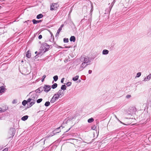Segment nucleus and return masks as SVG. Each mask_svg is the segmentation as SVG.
<instances>
[{"label":"nucleus","instance_id":"15","mask_svg":"<svg viewBox=\"0 0 151 151\" xmlns=\"http://www.w3.org/2000/svg\"><path fill=\"white\" fill-rule=\"evenodd\" d=\"M4 88H5L3 86L0 87V93L4 92Z\"/></svg>","mask_w":151,"mask_h":151},{"label":"nucleus","instance_id":"34","mask_svg":"<svg viewBox=\"0 0 151 151\" xmlns=\"http://www.w3.org/2000/svg\"><path fill=\"white\" fill-rule=\"evenodd\" d=\"M12 103L13 104H15L17 103V100L16 99H14L12 101Z\"/></svg>","mask_w":151,"mask_h":151},{"label":"nucleus","instance_id":"33","mask_svg":"<svg viewBox=\"0 0 151 151\" xmlns=\"http://www.w3.org/2000/svg\"><path fill=\"white\" fill-rule=\"evenodd\" d=\"M66 84L67 86H69L71 85V82H68L66 83Z\"/></svg>","mask_w":151,"mask_h":151},{"label":"nucleus","instance_id":"39","mask_svg":"<svg viewBox=\"0 0 151 151\" xmlns=\"http://www.w3.org/2000/svg\"><path fill=\"white\" fill-rule=\"evenodd\" d=\"M8 150V149L7 148H5L2 151H7Z\"/></svg>","mask_w":151,"mask_h":151},{"label":"nucleus","instance_id":"11","mask_svg":"<svg viewBox=\"0 0 151 151\" xmlns=\"http://www.w3.org/2000/svg\"><path fill=\"white\" fill-rule=\"evenodd\" d=\"M109 51L107 50H104L102 51V54L104 55H106L109 53Z\"/></svg>","mask_w":151,"mask_h":151},{"label":"nucleus","instance_id":"32","mask_svg":"<svg viewBox=\"0 0 151 151\" xmlns=\"http://www.w3.org/2000/svg\"><path fill=\"white\" fill-rule=\"evenodd\" d=\"M46 76L45 75H44L42 77V82H43L44 81V79L45 78Z\"/></svg>","mask_w":151,"mask_h":151},{"label":"nucleus","instance_id":"31","mask_svg":"<svg viewBox=\"0 0 151 151\" xmlns=\"http://www.w3.org/2000/svg\"><path fill=\"white\" fill-rule=\"evenodd\" d=\"M63 41L64 42H68V38H64Z\"/></svg>","mask_w":151,"mask_h":151},{"label":"nucleus","instance_id":"37","mask_svg":"<svg viewBox=\"0 0 151 151\" xmlns=\"http://www.w3.org/2000/svg\"><path fill=\"white\" fill-rule=\"evenodd\" d=\"M64 80V78H62L61 81V83H63Z\"/></svg>","mask_w":151,"mask_h":151},{"label":"nucleus","instance_id":"26","mask_svg":"<svg viewBox=\"0 0 151 151\" xmlns=\"http://www.w3.org/2000/svg\"><path fill=\"white\" fill-rule=\"evenodd\" d=\"M50 103L49 101H47L45 102V105L46 106H48L50 105Z\"/></svg>","mask_w":151,"mask_h":151},{"label":"nucleus","instance_id":"45","mask_svg":"<svg viewBox=\"0 0 151 151\" xmlns=\"http://www.w3.org/2000/svg\"><path fill=\"white\" fill-rule=\"evenodd\" d=\"M70 46H65V48H70Z\"/></svg>","mask_w":151,"mask_h":151},{"label":"nucleus","instance_id":"2","mask_svg":"<svg viewBox=\"0 0 151 151\" xmlns=\"http://www.w3.org/2000/svg\"><path fill=\"white\" fill-rule=\"evenodd\" d=\"M15 130L14 128H11L9 131L8 136L9 138L12 137L14 135Z\"/></svg>","mask_w":151,"mask_h":151},{"label":"nucleus","instance_id":"29","mask_svg":"<svg viewBox=\"0 0 151 151\" xmlns=\"http://www.w3.org/2000/svg\"><path fill=\"white\" fill-rule=\"evenodd\" d=\"M56 101V100H55V99H54V98H53L52 97V98L51 99V100L50 102L51 103H54Z\"/></svg>","mask_w":151,"mask_h":151},{"label":"nucleus","instance_id":"28","mask_svg":"<svg viewBox=\"0 0 151 151\" xmlns=\"http://www.w3.org/2000/svg\"><path fill=\"white\" fill-rule=\"evenodd\" d=\"M141 72H138L137 73V75L136 76V77H137V78L141 76Z\"/></svg>","mask_w":151,"mask_h":151},{"label":"nucleus","instance_id":"41","mask_svg":"<svg viewBox=\"0 0 151 151\" xmlns=\"http://www.w3.org/2000/svg\"><path fill=\"white\" fill-rule=\"evenodd\" d=\"M91 11H92L93 10V6L92 4H91Z\"/></svg>","mask_w":151,"mask_h":151},{"label":"nucleus","instance_id":"47","mask_svg":"<svg viewBox=\"0 0 151 151\" xmlns=\"http://www.w3.org/2000/svg\"><path fill=\"white\" fill-rule=\"evenodd\" d=\"M37 51H36L35 52V54H37Z\"/></svg>","mask_w":151,"mask_h":151},{"label":"nucleus","instance_id":"22","mask_svg":"<svg viewBox=\"0 0 151 151\" xmlns=\"http://www.w3.org/2000/svg\"><path fill=\"white\" fill-rule=\"evenodd\" d=\"M62 29H61V28H59L55 35L56 37H57V36H58L59 35V33L60 31Z\"/></svg>","mask_w":151,"mask_h":151},{"label":"nucleus","instance_id":"4","mask_svg":"<svg viewBox=\"0 0 151 151\" xmlns=\"http://www.w3.org/2000/svg\"><path fill=\"white\" fill-rule=\"evenodd\" d=\"M59 6L58 3H53L50 6V10H56Z\"/></svg>","mask_w":151,"mask_h":151},{"label":"nucleus","instance_id":"20","mask_svg":"<svg viewBox=\"0 0 151 151\" xmlns=\"http://www.w3.org/2000/svg\"><path fill=\"white\" fill-rule=\"evenodd\" d=\"M43 15L42 14H40L37 16V19H40V18H42L43 17Z\"/></svg>","mask_w":151,"mask_h":151},{"label":"nucleus","instance_id":"48","mask_svg":"<svg viewBox=\"0 0 151 151\" xmlns=\"http://www.w3.org/2000/svg\"><path fill=\"white\" fill-rule=\"evenodd\" d=\"M2 111V110H0V111H1V112H2V111Z\"/></svg>","mask_w":151,"mask_h":151},{"label":"nucleus","instance_id":"18","mask_svg":"<svg viewBox=\"0 0 151 151\" xmlns=\"http://www.w3.org/2000/svg\"><path fill=\"white\" fill-rule=\"evenodd\" d=\"M28 103H29V102L28 101V99L27 100H24L22 102V104L23 106H24Z\"/></svg>","mask_w":151,"mask_h":151},{"label":"nucleus","instance_id":"17","mask_svg":"<svg viewBox=\"0 0 151 151\" xmlns=\"http://www.w3.org/2000/svg\"><path fill=\"white\" fill-rule=\"evenodd\" d=\"M150 79V78H149V76H147L144 79L143 81H144L145 82L148 81Z\"/></svg>","mask_w":151,"mask_h":151},{"label":"nucleus","instance_id":"25","mask_svg":"<svg viewBox=\"0 0 151 151\" xmlns=\"http://www.w3.org/2000/svg\"><path fill=\"white\" fill-rule=\"evenodd\" d=\"M36 101H35L34 102H33L32 100L29 103V105H30V107L31 106H32L33 105H34Z\"/></svg>","mask_w":151,"mask_h":151},{"label":"nucleus","instance_id":"21","mask_svg":"<svg viewBox=\"0 0 151 151\" xmlns=\"http://www.w3.org/2000/svg\"><path fill=\"white\" fill-rule=\"evenodd\" d=\"M78 78L79 76H76L75 77L73 78L72 79L73 81H77L78 80Z\"/></svg>","mask_w":151,"mask_h":151},{"label":"nucleus","instance_id":"7","mask_svg":"<svg viewBox=\"0 0 151 151\" xmlns=\"http://www.w3.org/2000/svg\"><path fill=\"white\" fill-rule=\"evenodd\" d=\"M88 64H86L83 62L81 65L79 69V71H81Z\"/></svg>","mask_w":151,"mask_h":151},{"label":"nucleus","instance_id":"6","mask_svg":"<svg viewBox=\"0 0 151 151\" xmlns=\"http://www.w3.org/2000/svg\"><path fill=\"white\" fill-rule=\"evenodd\" d=\"M81 60L82 62H83L87 64H88V63H89V59L88 57H82L81 58Z\"/></svg>","mask_w":151,"mask_h":151},{"label":"nucleus","instance_id":"19","mask_svg":"<svg viewBox=\"0 0 151 151\" xmlns=\"http://www.w3.org/2000/svg\"><path fill=\"white\" fill-rule=\"evenodd\" d=\"M66 86L65 85H62L61 87V89L62 90V91L63 90H65L66 89Z\"/></svg>","mask_w":151,"mask_h":151},{"label":"nucleus","instance_id":"44","mask_svg":"<svg viewBox=\"0 0 151 151\" xmlns=\"http://www.w3.org/2000/svg\"><path fill=\"white\" fill-rule=\"evenodd\" d=\"M50 34H51V37H53H53H54V36H53V34H52V32H50Z\"/></svg>","mask_w":151,"mask_h":151},{"label":"nucleus","instance_id":"1","mask_svg":"<svg viewBox=\"0 0 151 151\" xmlns=\"http://www.w3.org/2000/svg\"><path fill=\"white\" fill-rule=\"evenodd\" d=\"M29 96H30L28 99V101L29 102L31 101V100H32L33 102L36 101V100L38 98V96L36 93H33L32 92H30L29 93Z\"/></svg>","mask_w":151,"mask_h":151},{"label":"nucleus","instance_id":"3","mask_svg":"<svg viewBox=\"0 0 151 151\" xmlns=\"http://www.w3.org/2000/svg\"><path fill=\"white\" fill-rule=\"evenodd\" d=\"M50 46L48 45L46 43H43L42 45V50L44 51V52H45L49 48Z\"/></svg>","mask_w":151,"mask_h":151},{"label":"nucleus","instance_id":"27","mask_svg":"<svg viewBox=\"0 0 151 151\" xmlns=\"http://www.w3.org/2000/svg\"><path fill=\"white\" fill-rule=\"evenodd\" d=\"M58 79V77L57 76H55L53 77V79L55 81H56Z\"/></svg>","mask_w":151,"mask_h":151},{"label":"nucleus","instance_id":"30","mask_svg":"<svg viewBox=\"0 0 151 151\" xmlns=\"http://www.w3.org/2000/svg\"><path fill=\"white\" fill-rule=\"evenodd\" d=\"M42 100V99H40L37 100V103H39L41 102Z\"/></svg>","mask_w":151,"mask_h":151},{"label":"nucleus","instance_id":"16","mask_svg":"<svg viewBox=\"0 0 151 151\" xmlns=\"http://www.w3.org/2000/svg\"><path fill=\"white\" fill-rule=\"evenodd\" d=\"M28 116L27 115H26L22 117L21 119L23 121H25L28 118Z\"/></svg>","mask_w":151,"mask_h":151},{"label":"nucleus","instance_id":"40","mask_svg":"<svg viewBox=\"0 0 151 151\" xmlns=\"http://www.w3.org/2000/svg\"><path fill=\"white\" fill-rule=\"evenodd\" d=\"M74 118V117L72 116L70 118V119H69L70 120H71Z\"/></svg>","mask_w":151,"mask_h":151},{"label":"nucleus","instance_id":"13","mask_svg":"<svg viewBox=\"0 0 151 151\" xmlns=\"http://www.w3.org/2000/svg\"><path fill=\"white\" fill-rule=\"evenodd\" d=\"M53 97L55 99L56 101L60 97L58 95V94H55L53 96Z\"/></svg>","mask_w":151,"mask_h":151},{"label":"nucleus","instance_id":"35","mask_svg":"<svg viewBox=\"0 0 151 151\" xmlns=\"http://www.w3.org/2000/svg\"><path fill=\"white\" fill-rule=\"evenodd\" d=\"M131 97V95H127L126 96V98L127 99H129Z\"/></svg>","mask_w":151,"mask_h":151},{"label":"nucleus","instance_id":"46","mask_svg":"<svg viewBox=\"0 0 151 151\" xmlns=\"http://www.w3.org/2000/svg\"><path fill=\"white\" fill-rule=\"evenodd\" d=\"M150 78V79H151V73L148 76Z\"/></svg>","mask_w":151,"mask_h":151},{"label":"nucleus","instance_id":"38","mask_svg":"<svg viewBox=\"0 0 151 151\" xmlns=\"http://www.w3.org/2000/svg\"><path fill=\"white\" fill-rule=\"evenodd\" d=\"M42 35H39V37H38V38L39 39H41L42 38Z\"/></svg>","mask_w":151,"mask_h":151},{"label":"nucleus","instance_id":"36","mask_svg":"<svg viewBox=\"0 0 151 151\" xmlns=\"http://www.w3.org/2000/svg\"><path fill=\"white\" fill-rule=\"evenodd\" d=\"M39 91H40L41 92L42 91V90H44V89H43V88L40 87L39 88Z\"/></svg>","mask_w":151,"mask_h":151},{"label":"nucleus","instance_id":"24","mask_svg":"<svg viewBox=\"0 0 151 151\" xmlns=\"http://www.w3.org/2000/svg\"><path fill=\"white\" fill-rule=\"evenodd\" d=\"M57 86V84L56 83H55L52 86V87L53 89H54Z\"/></svg>","mask_w":151,"mask_h":151},{"label":"nucleus","instance_id":"5","mask_svg":"<svg viewBox=\"0 0 151 151\" xmlns=\"http://www.w3.org/2000/svg\"><path fill=\"white\" fill-rule=\"evenodd\" d=\"M51 88L50 86L47 85H45L44 87H43V89H44V91L45 92L47 93L49 91Z\"/></svg>","mask_w":151,"mask_h":151},{"label":"nucleus","instance_id":"8","mask_svg":"<svg viewBox=\"0 0 151 151\" xmlns=\"http://www.w3.org/2000/svg\"><path fill=\"white\" fill-rule=\"evenodd\" d=\"M56 94H58L60 97H61L64 95V91L60 90Z\"/></svg>","mask_w":151,"mask_h":151},{"label":"nucleus","instance_id":"10","mask_svg":"<svg viewBox=\"0 0 151 151\" xmlns=\"http://www.w3.org/2000/svg\"><path fill=\"white\" fill-rule=\"evenodd\" d=\"M26 57L28 58H29L31 57V53L30 51L29 50H28L27 52L26 53Z\"/></svg>","mask_w":151,"mask_h":151},{"label":"nucleus","instance_id":"12","mask_svg":"<svg viewBox=\"0 0 151 151\" xmlns=\"http://www.w3.org/2000/svg\"><path fill=\"white\" fill-rule=\"evenodd\" d=\"M42 21L40 20H36L35 19H33L32 20V22L34 24H37V23H39L40 22H41Z\"/></svg>","mask_w":151,"mask_h":151},{"label":"nucleus","instance_id":"49","mask_svg":"<svg viewBox=\"0 0 151 151\" xmlns=\"http://www.w3.org/2000/svg\"><path fill=\"white\" fill-rule=\"evenodd\" d=\"M115 117L117 118V117H116V116H115Z\"/></svg>","mask_w":151,"mask_h":151},{"label":"nucleus","instance_id":"43","mask_svg":"<svg viewBox=\"0 0 151 151\" xmlns=\"http://www.w3.org/2000/svg\"><path fill=\"white\" fill-rule=\"evenodd\" d=\"M92 73V70H89L88 71V73L89 74H91Z\"/></svg>","mask_w":151,"mask_h":151},{"label":"nucleus","instance_id":"42","mask_svg":"<svg viewBox=\"0 0 151 151\" xmlns=\"http://www.w3.org/2000/svg\"><path fill=\"white\" fill-rule=\"evenodd\" d=\"M63 26H64V25L63 24H62V25H61L60 27L59 28H61V29H62V28L63 27Z\"/></svg>","mask_w":151,"mask_h":151},{"label":"nucleus","instance_id":"9","mask_svg":"<svg viewBox=\"0 0 151 151\" xmlns=\"http://www.w3.org/2000/svg\"><path fill=\"white\" fill-rule=\"evenodd\" d=\"M61 127H60L57 128H56L55 130L53 131V132L54 134H55L57 133H58L61 131L60 128ZM62 128H63L62 127Z\"/></svg>","mask_w":151,"mask_h":151},{"label":"nucleus","instance_id":"14","mask_svg":"<svg viewBox=\"0 0 151 151\" xmlns=\"http://www.w3.org/2000/svg\"><path fill=\"white\" fill-rule=\"evenodd\" d=\"M70 41H73L75 42L76 40V39L74 36H72L70 38Z\"/></svg>","mask_w":151,"mask_h":151},{"label":"nucleus","instance_id":"23","mask_svg":"<svg viewBox=\"0 0 151 151\" xmlns=\"http://www.w3.org/2000/svg\"><path fill=\"white\" fill-rule=\"evenodd\" d=\"M94 121V119L93 118H91L89 119L88 120V122L89 123H91L93 122Z\"/></svg>","mask_w":151,"mask_h":151}]
</instances>
